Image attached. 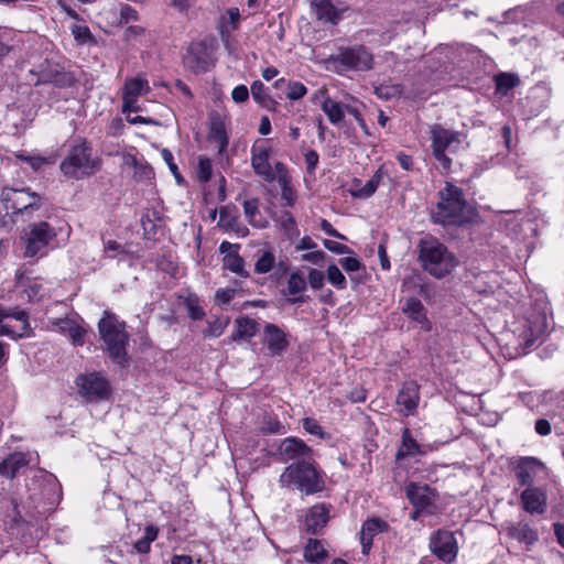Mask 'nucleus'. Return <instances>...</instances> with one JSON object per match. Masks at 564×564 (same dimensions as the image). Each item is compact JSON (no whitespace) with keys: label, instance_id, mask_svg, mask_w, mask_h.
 I'll return each mask as SVG.
<instances>
[{"label":"nucleus","instance_id":"f257e3e1","mask_svg":"<svg viewBox=\"0 0 564 564\" xmlns=\"http://www.w3.org/2000/svg\"><path fill=\"white\" fill-rule=\"evenodd\" d=\"M59 169L67 178L83 180L101 169V160L93 155V149L88 142L78 140L68 149Z\"/></svg>","mask_w":564,"mask_h":564},{"label":"nucleus","instance_id":"f03ea898","mask_svg":"<svg viewBox=\"0 0 564 564\" xmlns=\"http://www.w3.org/2000/svg\"><path fill=\"white\" fill-rule=\"evenodd\" d=\"M419 260L422 268L437 279L449 274L458 264L455 254L433 237L420 240Z\"/></svg>","mask_w":564,"mask_h":564},{"label":"nucleus","instance_id":"7ed1b4c3","mask_svg":"<svg viewBox=\"0 0 564 564\" xmlns=\"http://www.w3.org/2000/svg\"><path fill=\"white\" fill-rule=\"evenodd\" d=\"M98 330L106 350L112 361L123 366L128 361L126 346L129 341V334L126 332V323L108 311L98 323Z\"/></svg>","mask_w":564,"mask_h":564},{"label":"nucleus","instance_id":"20e7f679","mask_svg":"<svg viewBox=\"0 0 564 564\" xmlns=\"http://www.w3.org/2000/svg\"><path fill=\"white\" fill-rule=\"evenodd\" d=\"M467 205L464 199L463 191L447 183L444 189L440 192V202L432 212V218L441 225H460L468 220L466 215Z\"/></svg>","mask_w":564,"mask_h":564},{"label":"nucleus","instance_id":"39448f33","mask_svg":"<svg viewBox=\"0 0 564 564\" xmlns=\"http://www.w3.org/2000/svg\"><path fill=\"white\" fill-rule=\"evenodd\" d=\"M279 482L282 487H295L305 495L317 494L325 487L322 475L308 459L290 464Z\"/></svg>","mask_w":564,"mask_h":564},{"label":"nucleus","instance_id":"423d86ee","mask_svg":"<svg viewBox=\"0 0 564 564\" xmlns=\"http://www.w3.org/2000/svg\"><path fill=\"white\" fill-rule=\"evenodd\" d=\"M430 139L434 159L438 162V165L443 171H449L453 161L446 154V151L451 154L456 153L465 139V134L435 123L430 127Z\"/></svg>","mask_w":564,"mask_h":564},{"label":"nucleus","instance_id":"0eeeda50","mask_svg":"<svg viewBox=\"0 0 564 564\" xmlns=\"http://www.w3.org/2000/svg\"><path fill=\"white\" fill-rule=\"evenodd\" d=\"M3 200L7 203V209H11L13 215L30 219L33 212L40 209L42 196L30 188H4L2 191Z\"/></svg>","mask_w":564,"mask_h":564},{"label":"nucleus","instance_id":"6e6552de","mask_svg":"<svg viewBox=\"0 0 564 564\" xmlns=\"http://www.w3.org/2000/svg\"><path fill=\"white\" fill-rule=\"evenodd\" d=\"M32 334L26 311L0 306V336L19 339L30 337Z\"/></svg>","mask_w":564,"mask_h":564},{"label":"nucleus","instance_id":"1a4fd4ad","mask_svg":"<svg viewBox=\"0 0 564 564\" xmlns=\"http://www.w3.org/2000/svg\"><path fill=\"white\" fill-rule=\"evenodd\" d=\"M55 237L56 230L50 223L45 220L31 223L26 227L23 237L25 242L24 256L30 258L37 256Z\"/></svg>","mask_w":564,"mask_h":564},{"label":"nucleus","instance_id":"9d476101","mask_svg":"<svg viewBox=\"0 0 564 564\" xmlns=\"http://www.w3.org/2000/svg\"><path fill=\"white\" fill-rule=\"evenodd\" d=\"M333 62L343 66L345 69L366 72L372 68L373 57L365 46H354L341 48L333 57Z\"/></svg>","mask_w":564,"mask_h":564},{"label":"nucleus","instance_id":"9b49d317","mask_svg":"<svg viewBox=\"0 0 564 564\" xmlns=\"http://www.w3.org/2000/svg\"><path fill=\"white\" fill-rule=\"evenodd\" d=\"M430 550L440 561L452 563L458 553L454 533L448 530H437L430 539Z\"/></svg>","mask_w":564,"mask_h":564},{"label":"nucleus","instance_id":"f8f14e48","mask_svg":"<svg viewBox=\"0 0 564 564\" xmlns=\"http://www.w3.org/2000/svg\"><path fill=\"white\" fill-rule=\"evenodd\" d=\"M76 383L79 393L89 402L105 400L110 393L108 381L97 373L80 375Z\"/></svg>","mask_w":564,"mask_h":564},{"label":"nucleus","instance_id":"ddd939ff","mask_svg":"<svg viewBox=\"0 0 564 564\" xmlns=\"http://www.w3.org/2000/svg\"><path fill=\"white\" fill-rule=\"evenodd\" d=\"M434 496V490L431 489L427 485H417L411 482L406 487V497L415 508L411 514L413 520L417 519L421 512H431Z\"/></svg>","mask_w":564,"mask_h":564},{"label":"nucleus","instance_id":"4468645a","mask_svg":"<svg viewBox=\"0 0 564 564\" xmlns=\"http://www.w3.org/2000/svg\"><path fill=\"white\" fill-rule=\"evenodd\" d=\"M312 449L301 440L288 437L278 448V457L282 463L289 460L302 462L311 458Z\"/></svg>","mask_w":564,"mask_h":564},{"label":"nucleus","instance_id":"2eb2a0df","mask_svg":"<svg viewBox=\"0 0 564 564\" xmlns=\"http://www.w3.org/2000/svg\"><path fill=\"white\" fill-rule=\"evenodd\" d=\"M271 148L263 144H253L251 148V166L254 173L267 182L275 180L274 171L269 162Z\"/></svg>","mask_w":564,"mask_h":564},{"label":"nucleus","instance_id":"dca6fc26","mask_svg":"<svg viewBox=\"0 0 564 564\" xmlns=\"http://www.w3.org/2000/svg\"><path fill=\"white\" fill-rule=\"evenodd\" d=\"M419 401V384L415 381L404 382L397 395V404L400 406V413L403 415L412 414L416 410Z\"/></svg>","mask_w":564,"mask_h":564},{"label":"nucleus","instance_id":"f3484780","mask_svg":"<svg viewBox=\"0 0 564 564\" xmlns=\"http://www.w3.org/2000/svg\"><path fill=\"white\" fill-rule=\"evenodd\" d=\"M263 343L271 356L281 355L289 344L284 332L274 324L265 325Z\"/></svg>","mask_w":564,"mask_h":564},{"label":"nucleus","instance_id":"a211bd4d","mask_svg":"<svg viewBox=\"0 0 564 564\" xmlns=\"http://www.w3.org/2000/svg\"><path fill=\"white\" fill-rule=\"evenodd\" d=\"M520 498L527 512L542 514L546 511V496L541 489L528 487L522 491Z\"/></svg>","mask_w":564,"mask_h":564},{"label":"nucleus","instance_id":"6ab92c4d","mask_svg":"<svg viewBox=\"0 0 564 564\" xmlns=\"http://www.w3.org/2000/svg\"><path fill=\"white\" fill-rule=\"evenodd\" d=\"M329 520V510L324 503L315 505L310 508L304 525L311 534L319 533Z\"/></svg>","mask_w":564,"mask_h":564},{"label":"nucleus","instance_id":"aec40b11","mask_svg":"<svg viewBox=\"0 0 564 564\" xmlns=\"http://www.w3.org/2000/svg\"><path fill=\"white\" fill-rule=\"evenodd\" d=\"M542 467L543 464L534 457L521 458L514 468L520 486L531 487L534 476Z\"/></svg>","mask_w":564,"mask_h":564},{"label":"nucleus","instance_id":"412c9836","mask_svg":"<svg viewBox=\"0 0 564 564\" xmlns=\"http://www.w3.org/2000/svg\"><path fill=\"white\" fill-rule=\"evenodd\" d=\"M29 462L26 454L12 453L0 462V476L12 479L29 465Z\"/></svg>","mask_w":564,"mask_h":564},{"label":"nucleus","instance_id":"4be33fe9","mask_svg":"<svg viewBox=\"0 0 564 564\" xmlns=\"http://www.w3.org/2000/svg\"><path fill=\"white\" fill-rule=\"evenodd\" d=\"M52 325L57 327L61 333L67 335L74 345L82 346L84 344L85 329L74 319L67 317L57 318L52 322Z\"/></svg>","mask_w":564,"mask_h":564},{"label":"nucleus","instance_id":"5701e85b","mask_svg":"<svg viewBox=\"0 0 564 564\" xmlns=\"http://www.w3.org/2000/svg\"><path fill=\"white\" fill-rule=\"evenodd\" d=\"M311 4L318 20L336 24L340 13L330 0H311Z\"/></svg>","mask_w":564,"mask_h":564},{"label":"nucleus","instance_id":"b1692460","mask_svg":"<svg viewBox=\"0 0 564 564\" xmlns=\"http://www.w3.org/2000/svg\"><path fill=\"white\" fill-rule=\"evenodd\" d=\"M508 534L512 539L521 543H525L527 545H532L538 541L539 538L536 531L533 530L529 525V523L523 521H519L518 523L511 524L508 528Z\"/></svg>","mask_w":564,"mask_h":564},{"label":"nucleus","instance_id":"393cba45","mask_svg":"<svg viewBox=\"0 0 564 564\" xmlns=\"http://www.w3.org/2000/svg\"><path fill=\"white\" fill-rule=\"evenodd\" d=\"M242 206L245 216L251 226L260 229L265 228L268 226V221L261 215V212L259 209L258 198L247 199L243 202Z\"/></svg>","mask_w":564,"mask_h":564},{"label":"nucleus","instance_id":"a878e982","mask_svg":"<svg viewBox=\"0 0 564 564\" xmlns=\"http://www.w3.org/2000/svg\"><path fill=\"white\" fill-rule=\"evenodd\" d=\"M39 84H53L56 87H70L74 84V78L70 74L65 72H59L57 69L47 70L41 73L36 82V85Z\"/></svg>","mask_w":564,"mask_h":564},{"label":"nucleus","instance_id":"bb28decb","mask_svg":"<svg viewBox=\"0 0 564 564\" xmlns=\"http://www.w3.org/2000/svg\"><path fill=\"white\" fill-rule=\"evenodd\" d=\"M236 329L231 335L232 340L253 337L258 332V323L249 317H239L235 321Z\"/></svg>","mask_w":564,"mask_h":564},{"label":"nucleus","instance_id":"cd10ccee","mask_svg":"<svg viewBox=\"0 0 564 564\" xmlns=\"http://www.w3.org/2000/svg\"><path fill=\"white\" fill-rule=\"evenodd\" d=\"M150 91V86L144 78H130L127 79L122 89V96L130 98V100L138 99L139 96L145 95Z\"/></svg>","mask_w":564,"mask_h":564},{"label":"nucleus","instance_id":"c85d7f7f","mask_svg":"<svg viewBox=\"0 0 564 564\" xmlns=\"http://www.w3.org/2000/svg\"><path fill=\"white\" fill-rule=\"evenodd\" d=\"M327 551L316 539H308L304 547V558L308 563L319 564L327 557Z\"/></svg>","mask_w":564,"mask_h":564},{"label":"nucleus","instance_id":"c756f323","mask_svg":"<svg viewBox=\"0 0 564 564\" xmlns=\"http://www.w3.org/2000/svg\"><path fill=\"white\" fill-rule=\"evenodd\" d=\"M208 138L210 141L217 143L219 153H223L227 149L229 138L226 132L225 124L221 120H213Z\"/></svg>","mask_w":564,"mask_h":564},{"label":"nucleus","instance_id":"7c9ffc66","mask_svg":"<svg viewBox=\"0 0 564 564\" xmlns=\"http://www.w3.org/2000/svg\"><path fill=\"white\" fill-rule=\"evenodd\" d=\"M403 313L411 319L424 324L426 318V311L420 300L410 297L403 307Z\"/></svg>","mask_w":564,"mask_h":564},{"label":"nucleus","instance_id":"2f4dec72","mask_svg":"<svg viewBox=\"0 0 564 564\" xmlns=\"http://www.w3.org/2000/svg\"><path fill=\"white\" fill-rule=\"evenodd\" d=\"M322 109L333 124H338L344 119V105L326 97L322 104Z\"/></svg>","mask_w":564,"mask_h":564},{"label":"nucleus","instance_id":"473e14b6","mask_svg":"<svg viewBox=\"0 0 564 564\" xmlns=\"http://www.w3.org/2000/svg\"><path fill=\"white\" fill-rule=\"evenodd\" d=\"M224 268L241 278H247L249 275L248 271L245 269L243 259L236 250H234V252H227V254L224 256Z\"/></svg>","mask_w":564,"mask_h":564},{"label":"nucleus","instance_id":"72a5a7b5","mask_svg":"<svg viewBox=\"0 0 564 564\" xmlns=\"http://www.w3.org/2000/svg\"><path fill=\"white\" fill-rule=\"evenodd\" d=\"M124 164L134 169L133 177L138 181L150 180L153 175V170L147 163L140 162L134 155L124 156Z\"/></svg>","mask_w":564,"mask_h":564},{"label":"nucleus","instance_id":"f704fd0d","mask_svg":"<svg viewBox=\"0 0 564 564\" xmlns=\"http://www.w3.org/2000/svg\"><path fill=\"white\" fill-rule=\"evenodd\" d=\"M239 220V214L236 206H224L219 210L218 227L229 231L230 228L237 225Z\"/></svg>","mask_w":564,"mask_h":564},{"label":"nucleus","instance_id":"c9c22d12","mask_svg":"<svg viewBox=\"0 0 564 564\" xmlns=\"http://www.w3.org/2000/svg\"><path fill=\"white\" fill-rule=\"evenodd\" d=\"M159 530L154 525H148L141 539L133 543V549L140 554H147L151 550V543L158 538Z\"/></svg>","mask_w":564,"mask_h":564},{"label":"nucleus","instance_id":"e433bc0d","mask_svg":"<svg viewBox=\"0 0 564 564\" xmlns=\"http://www.w3.org/2000/svg\"><path fill=\"white\" fill-rule=\"evenodd\" d=\"M381 176L376 173L370 180L367 181V183L356 189L351 191V195L355 198H368L370 197L378 188V185L380 183Z\"/></svg>","mask_w":564,"mask_h":564},{"label":"nucleus","instance_id":"4c0bfd02","mask_svg":"<svg viewBox=\"0 0 564 564\" xmlns=\"http://www.w3.org/2000/svg\"><path fill=\"white\" fill-rule=\"evenodd\" d=\"M495 82L497 90L507 94L519 84V78L513 74L501 73L495 77Z\"/></svg>","mask_w":564,"mask_h":564},{"label":"nucleus","instance_id":"58836bf2","mask_svg":"<svg viewBox=\"0 0 564 564\" xmlns=\"http://www.w3.org/2000/svg\"><path fill=\"white\" fill-rule=\"evenodd\" d=\"M306 290V280L300 272H292L288 279V293L295 295Z\"/></svg>","mask_w":564,"mask_h":564},{"label":"nucleus","instance_id":"ea45409f","mask_svg":"<svg viewBox=\"0 0 564 564\" xmlns=\"http://www.w3.org/2000/svg\"><path fill=\"white\" fill-rule=\"evenodd\" d=\"M420 453V445L411 436L410 431L408 429L404 430L402 434V445L399 451V456L401 455H416Z\"/></svg>","mask_w":564,"mask_h":564},{"label":"nucleus","instance_id":"a19ab883","mask_svg":"<svg viewBox=\"0 0 564 564\" xmlns=\"http://www.w3.org/2000/svg\"><path fill=\"white\" fill-rule=\"evenodd\" d=\"M275 262V257L271 251H264L256 262L254 270L259 274L271 271Z\"/></svg>","mask_w":564,"mask_h":564},{"label":"nucleus","instance_id":"79ce46f5","mask_svg":"<svg viewBox=\"0 0 564 564\" xmlns=\"http://www.w3.org/2000/svg\"><path fill=\"white\" fill-rule=\"evenodd\" d=\"M327 279L336 289L344 290L347 286L346 278L337 265L332 264L327 269Z\"/></svg>","mask_w":564,"mask_h":564},{"label":"nucleus","instance_id":"37998d69","mask_svg":"<svg viewBox=\"0 0 564 564\" xmlns=\"http://www.w3.org/2000/svg\"><path fill=\"white\" fill-rule=\"evenodd\" d=\"M197 177L199 182L206 183L212 177V161L208 158L200 156L197 164Z\"/></svg>","mask_w":564,"mask_h":564},{"label":"nucleus","instance_id":"c03bdc74","mask_svg":"<svg viewBox=\"0 0 564 564\" xmlns=\"http://www.w3.org/2000/svg\"><path fill=\"white\" fill-rule=\"evenodd\" d=\"M19 159L28 162L34 171H39L43 165L54 163L53 158H45L40 155H19Z\"/></svg>","mask_w":564,"mask_h":564},{"label":"nucleus","instance_id":"a18cd8bd","mask_svg":"<svg viewBox=\"0 0 564 564\" xmlns=\"http://www.w3.org/2000/svg\"><path fill=\"white\" fill-rule=\"evenodd\" d=\"M307 89L304 84L300 82H289L286 97L291 100H299L305 96Z\"/></svg>","mask_w":564,"mask_h":564},{"label":"nucleus","instance_id":"49530a36","mask_svg":"<svg viewBox=\"0 0 564 564\" xmlns=\"http://www.w3.org/2000/svg\"><path fill=\"white\" fill-rule=\"evenodd\" d=\"M252 98L260 104H265V101L269 99V96L267 94V88L260 80H256L252 83L250 88Z\"/></svg>","mask_w":564,"mask_h":564},{"label":"nucleus","instance_id":"de8ad7c7","mask_svg":"<svg viewBox=\"0 0 564 564\" xmlns=\"http://www.w3.org/2000/svg\"><path fill=\"white\" fill-rule=\"evenodd\" d=\"M362 528L365 529L366 533L369 532V534L376 535L377 533L382 532L387 528V523L381 519L373 518L367 520L362 524Z\"/></svg>","mask_w":564,"mask_h":564},{"label":"nucleus","instance_id":"09e8293b","mask_svg":"<svg viewBox=\"0 0 564 564\" xmlns=\"http://www.w3.org/2000/svg\"><path fill=\"white\" fill-rule=\"evenodd\" d=\"M159 216H158V213L152 210V212H148L141 219V224H142V227H143V230L145 234H151V232H155V228H156V225H155V220H159Z\"/></svg>","mask_w":564,"mask_h":564},{"label":"nucleus","instance_id":"8fccbe9b","mask_svg":"<svg viewBox=\"0 0 564 564\" xmlns=\"http://www.w3.org/2000/svg\"><path fill=\"white\" fill-rule=\"evenodd\" d=\"M307 280L312 289L318 290L324 285L325 275L317 269H310Z\"/></svg>","mask_w":564,"mask_h":564},{"label":"nucleus","instance_id":"3c124183","mask_svg":"<svg viewBox=\"0 0 564 564\" xmlns=\"http://www.w3.org/2000/svg\"><path fill=\"white\" fill-rule=\"evenodd\" d=\"M281 423L271 416H265L261 430L268 434L281 433Z\"/></svg>","mask_w":564,"mask_h":564},{"label":"nucleus","instance_id":"603ef678","mask_svg":"<svg viewBox=\"0 0 564 564\" xmlns=\"http://www.w3.org/2000/svg\"><path fill=\"white\" fill-rule=\"evenodd\" d=\"M303 429L310 434L317 435L319 437L324 436L323 429L315 419L305 417L303 420Z\"/></svg>","mask_w":564,"mask_h":564},{"label":"nucleus","instance_id":"864d4df0","mask_svg":"<svg viewBox=\"0 0 564 564\" xmlns=\"http://www.w3.org/2000/svg\"><path fill=\"white\" fill-rule=\"evenodd\" d=\"M339 264L346 272H355L362 267L360 260L355 257L341 258L339 259Z\"/></svg>","mask_w":564,"mask_h":564},{"label":"nucleus","instance_id":"5fc2aeb1","mask_svg":"<svg viewBox=\"0 0 564 564\" xmlns=\"http://www.w3.org/2000/svg\"><path fill=\"white\" fill-rule=\"evenodd\" d=\"M323 245L327 250H329L336 254H344V253L350 252V249L346 245H343L335 240L325 239Z\"/></svg>","mask_w":564,"mask_h":564},{"label":"nucleus","instance_id":"6e6d98bb","mask_svg":"<svg viewBox=\"0 0 564 564\" xmlns=\"http://www.w3.org/2000/svg\"><path fill=\"white\" fill-rule=\"evenodd\" d=\"M231 98L235 102H238V104L246 101L249 98V90H248L247 86H245V85L236 86L231 91Z\"/></svg>","mask_w":564,"mask_h":564},{"label":"nucleus","instance_id":"4d7b16f0","mask_svg":"<svg viewBox=\"0 0 564 564\" xmlns=\"http://www.w3.org/2000/svg\"><path fill=\"white\" fill-rule=\"evenodd\" d=\"M121 21L128 23L138 20V12L129 4H123L120 9Z\"/></svg>","mask_w":564,"mask_h":564},{"label":"nucleus","instance_id":"13d9d810","mask_svg":"<svg viewBox=\"0 0 564 564\" xmlns=\"http://www.w3.org/2000/svg\"><path fill=\"white\" fill-rule=\"evenodd\" d=\"M187 311H188V316L193 321H199L205 316V312L203 311V308L198 304H196L192 301H189L187 303Z\"/></svg>","mask_w":564,"mask_h":564},{"label":"nucleus","instance_id":"bf43d9fd","mask_svg":"<svg viewBox=\"0 0 564 564\" xmlns=\"http://www.w3.org/2000/svg\"><path fill=\"white\" fill-rule=\"evenodd\" d=\"M161 154H162V158L165 161V163L169 165V169L173 173V175L174 176H178V167L174 163V159H173L172 152L170 150H167V149H163Z\"/></svg>","mask_w":564,"mask_h":564},{"label":"nucleus","instance_id":"052dcab7","mask_svg":"<svg viewBox=\"0 0 564 564\" xmlns=\"http://www.w3.org/2000/svg\"><path fill=\"white\" fill-rule=\"evenodd\" d=\"M325 252L318 250L303 254L302 260L311 262L313 264H319L325 259Z\"/></svg>","mask_w":564,"mask_h":564},{"label":"nucleus","instance_id":"680f3d73","mask_svg":"<svg viewBox=\"0 0 564 564\" xmlns=\"http://www.w3.org/2000/svg\"><path fill=\"white\" fill-rule=\"evenodd\" d=\"M530 335L524 336V346L527 349L531 348L534 345L535 339L542 334V327L533 328L530 326L529 328Z\"/></svg>","mask_w":564,"mask_h":564},{"label":"nucleus","instance_id":"e2e57ef3","mask_svg":"<svg viewBox=\"0 0 564 564\" xmlns=\"http://www.w3.org/2000/svg\"><path fill=\"white\" fill-rule=\"evenodd\" d=\"M305 163L307 165V171L310 173H312L315 170V167H316V165L318 163V154H317V152L314 151V150H310L308 152H306V154H305Z\"/></svg>","mask_w":564,"mask_h":564},{"label":"nucleus","instance_id":"0e129e2a","mask_svg":"<svg viewBox=\"0 0 564 564\" xmlns=\"http://www.w3.org/2000/svg\"><path fill=\"white\" fill-rule=\"evenodd\" d=\"M226 15L228 18V22L231 24V29L236 30L238 28L239 19H240L239 9L235 8V7L229 8L226 12Z\"/></svg>","mask_w":564,"mask_h":564},{"label":"nucleus","instance_id":"69168bd1","mask_svg":"<svg viewBox=\"0 0 564 564\" xmlns=\"http://www.w3.org/2000/svg\"><path fill=\"white\" fill-rule=\"evenodd\" d=\"M42 286L39 283H32L25 289V293L28 295V299L30 301H36L39 300L41 294Z\"/></svg>","mask_w":564,"mask_h":564},{"label":"nucleus","instance_id":"338daca9","mask_svg":"<svg viewBox=\"0 0 564 564\" xmlns=\"http://www.w3.org/2000/svg\"><path fill=\"white\" fill-rule=\"evenodd\" d=\"M535 432L542 436H546L551 433V424L545 419H539L535 422Z\"/></svg>","mask_w":564,"mask_h":564},{"label":"nucleus","instance_id":"774afa93","mask_svg":"<svg viewBox=\"0 0 564 564\" xmlns=\"http://www.w3.org/2000/svg\"><path fill=\"white\" fill-rule=\"evenodd\" d=\"M235 295V290L231 289H225V290H218L216 292V299L220 303H229Z\"/></svg>","mask_w":564,"mask_h":564}]
</instances>
